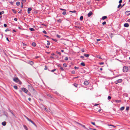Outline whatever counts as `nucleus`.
I'll return each instance as SVG.
<instances>
[{
    "label": "nucleus",
    "mask_w": 130,
    "mask_h": 130,
    "mask_svg": "<svg viewBox=\"0 0 130 130\" xmlns=\"http://www.w3.org/2000/svg\"><path fill=\"white\" fill-rule=\"evenodd\" d=\"M76 123L77 124H78L79 125H81H81H82V124H80V123H78V122H76Z\"/></svg>",
    "instance_id": "nucleus-52"
},
{
    "label": "nucleus",
    "mask_w": 130,
    "mask_h": 130,
    "mask_svg": "<svg viewBox=\"0 0 130 130\" xmlns=\"http://www.w3.org/2000/svg\"><path fill=\"white\" fill-rule=\"evenodd\" d=\"M21 89L25 93H27L28 91L27 90L24 88H22Z\"/></svg>",
    "instance_id": "nucleus-3"
},
{
    "label": "nucleus",
    "mask_w": 130,
    "mask_h": 130,
    "mask_svg": "<svg viewBox=\"0 0 130 130\" xmlns=\"http://www.w3.org/2000/svg\"><path fill=\"white\" fill-rule=\"evenodd\" d=\"M56 53H57V54H59V55H61V53L60 52H59L57 51V52H56Z\"/></svg>",
    "instance_id": "nucleus-46"
},
{
    "label": "nucleus",
    "mask_w": 130,
    "mask_h": 130,
    "mask_svg": "<svg viewBox=\"0 0 130 130\" xmlns=\"http://www.w3.org/2000/svg\"><path fill=\"white\" fill-rule=\"evenodd\" d=\"M29 30L32 31H34L35 30V29H34L33 28H29Z\"/></svg>",
    "instance_id": "nucleus-15"
},
{
    "label": "nucleus",
    "mask_w": 130,
    "mask_h": 130,
    "mask_svg": "<svg viewBox=\"0 0 130 130\" xmlns=\"http://www.w3.org/2000/svg\"><path fill=\"white\" fill-rule=\"evenodd\" d=\"M66 12L65 11H64L62 13V14L63 15H65L66 14Z\"/></svg>",
    "instance_id": "nucleus-32"
},
{
    "label": "nucleus",
    "mask_w": 130,
    "mask_h": 130,
    "mask_svg": "<svg viewBox=\"0 0 130 130\" xmlns=\"http://www.w3.org/2000/svg\"><path fill=\"white\" fill-rule=\"evenodd\" d=\"M115 101L117 103H119L120 102H121V101L120 100H115Z\"/></svg>",
    "instance_id": "nucleus-23"
},
{
    "label": "nucleus",
    "mask_w": 130,
    "mask_h": 130,
    "mask_svg": "<svg viewBox=\"0 0 130 130\" xmlns=\"http://www.w3.org/2000/svg\"><path fill=\"white\" fill-rule=\"evenodd\" d=\"M73 85L76 87H77L78 86V84L76 83L74 84H73Z\"/></svg>",
    "instance_id": "nucleus-16"
},
{
    "label": "nucleus",
    "mask_w": 130,
    "mask_h": 130,
    "mask_svg": "<svg viewBox=\"0 0 130 130\" xmlns=\"http://www.w3.org/2000/svg\"><path fill=\"white\" fill-rule=\"evenodd\" d=\"M127 21L128 22H130V19L127 20Z\"/></svg>",
    "instance_id": "nucleus-64"
},
{
    "label": "nucleus",
    "mask_w": 130,
    "mask_h": 130,
    "mask_svg": "<svg viewBox=\"0 0 130 130\" xmlns=\"http://www.w3.org/2000/svg\"><path fill=\"white\" fill-rule=\"evenodd\" d=\"M108 125L109 126H113L114 128H115L116 127V126H115L113 125H112L111 124H110V125L108 124Z\"/></svg>",
    "instance_id": "nucleus-29"
},
{
    "label": "nucleus",
    "mask_w": 130,
    "mask_h": 130,
    "mask_svg": "<svg viewBox=\"0 0 130 130\" xmlns=\"http://www.w3.org/2000/svg\"><path fill=\"white\" fill-rule=\"evenodd\" d=\"M60 69L62 71H63L64 70V69H63L61 67H60Z\"/></svg>",
    "instance_id": "nucleus-49"
},
{
    "label": "nucleus",
    "mask_w": 130,
    "mask_h": 130,
    "mask_svg": "<svg viewBox=\"0 0 130 130\" xmlns=\"http://www.w3.org/2000/svg\"><path fill=\"white\" fill-rule=\"evenodd\" d=\"M11 10L15 14L17 13V11L15 10L14 9H12Z\"/></svg>",
    "instance_id": "nucleus-13"
},
{
    "label": "nucleus",
    "mask_w": 130,
    "mask_h": 130,
    "mask_svg": "<svg viewBox=\"0 0 130 130\" xmlns=\"http://www.w3.org/2000/svg\"><path fill=\"white\" fill-rule=\"evenodd\" d=\"M106 22L105 21H104L102 23V24L103 25H104L106 24Z\"/></svg>",
    "instance_id": "nucleus-33"
},
{
    "label": "nucleus",
    "mask_w": 130,
    "mask_h": 130,
    "mask_svg": "<svg viewBox=\"0 0 130 130\" xmlns=\"http://www.w3.org/2000/svg\"><path fill=\"white\" fill-rule=\"evenodd\" d=\"M117 81L118 83H121L122 81V79H119L118 80H117Z\"/></svg>",
    "instance_id": "nucleus-8"
},
{
    "label": "nucleus",
    "mask_w": 130,
    "mask_h": 130,
    "mask_svg": "<svg viewBox=\"0 0 130 130\" xmlns=\"http://www.w3.org/2000/svg\"><path fill=\"white\" fill-rule=\"evenodd\" d=\"M63 66L64 67H67V65L66 63H63Z\"/></svg>",
    "instance_id": "nucleus-27"
},
{
    "label": "nucleus",
    "mask_w": 130,
    "mask_h": 130,
    "mask_svg": "<svg viewBox=\"0 0 130 130\" xmlns=\"http://www.w3.org/2000/svg\"><path fill=\"white\" fill-rule=\"evenodd\" d=\"M44 36H45V37H46L47 38H49V37L46 35H44Z\"/></svg>",
    "instance_id": "nucleus-62"
},
{
    "label": "nucleus",
    "mask_w": 130,
    "mask_h": 130,
    "mask_svg": "<svg viewBox=\"0 0 130 130\" xmlns=\"http://www.w3.org/2000/svg\"><path fill=\"white\" fill-rule=\"evenodd\" d=\"M122 2V0H120L119 2V3L120 4Z\"/></svg>",
    "instance_id": "nucleus-48"
},
{
    "label": "nucleus",
    "mask_w": 130,
    "mask_h": 130,
    "mask_svg": "<svg viewBox=\"0 0 130 130\" xmlns=\"http://www.w3.org/2000/svg\"><path fill=\"white\" fill-rule=\"evenodd\" d=\"M9 3L12 5L13 4V2H10Z\"/></svg>",
    "instance_id": "nucleus-61"
},
{
    "label": "nucleus",
    "mask_w": 130,
    "mask_h": 130,
    "mask_svg": "<svg viewBox=\"0 0 130 130\" xmlns=\"http://www.w3.org/2000/svg\"><path fill=\"white\" fill-rule=\"evenodd\" d=\"M22 12V10H21L20 11H19L18 12V13H20V14Z\"/></svg>",
    "instance_id": "nucleus-59"
},
{
    "label": "nucleus",
    "mask_w": 130,
    "mask_h": 130,
    "mask_svg": "<svg viewBox=\"0 0 130 130\" xmlns=\"http://www.w3.org/2000/svg\"><path fill=\"white\" fill-rule=\"evenodd\" d=\"M107 18V17L106 16H104L102 17L101 19L103 20H104L106 19Z\"/></svg>",
    "instance_id": "nucleus-9"
},
{
    "label": "nucleus",
    "mask_w": 130,
    "mask_h": 130,
    "mask_svg": "<svg viewBox=\"0 0 130 130\" xmlns=\"http://www.w3.org/2000/svg\"><path fill=\"white\" fill-rule=\"evenodd\" d=\"M84 55L86 57L88 58L89 57V56L90 55L89 54H84Z\"/></svg>",
    "instance_id": "nucleus-12"
},
{
    "label": "nucleus",
    "mask_w": 130,
    "mask_h": 130,
    "mask_svg": "<svg viewBox=\"0 0 130 130\" xmlns=\"http://www.w3.org/2000/svg\"><path fill=\"white\" fill-rule=\"evenodd\" d=\"M97 58H98L101 59H102V58H101V56H97Z\"/></svg>",
    "instance_id": "nucleus-30"
},
{
    "label": "nucleus",
    "mask_w": 130,
    "mask_h": 130,
    "mask_svg": "<svg viewBox=\"0 0 130 130\" xmlns=\"http://www.w3.org/2000/svg\"><path fill=\"white\" fill-rule=\"evenodd\" d=\"M83 16H81L80 17V20L81 21H82L83 19Z\"/></svg>",
    "instance_id": "nucleus-14"
},
{
    "label": "nucleus",
    "mask_w": 130,
    "mask_h": 130,
    "mask_svg": "<svg viewBox=\"0 0 130 130\" xmlns=\"http://www.w3.org/2000/svg\"><path fill=\"white\" fill-rule=\"evenodd\" d=\"M80 58H81L83 59V58H84V56H80Z\"/></svg>",
    "instance_id": "nucleus-63"
},
{
    "label": "nucleus",
    "mask_w": 130,
    "mask_h": 130,
    "mask_svg": "<svg viewBox=\"0 0 130 130\" xmlns=\"http://www.w3.org/2000/svg\"><path fill=\"white\" fill-rule=\"evenodd\" d=\"M47 96H49L51 98H52V96L50 94H48L47 95Z\"/></svg>",
    "instance_id": "nucleus-58"
},
{
    "label": "nucleus",
    "mask_w": 130,
    "mask_h": 130,
    "mask_svg": "<svg viewBox=\"0 0 130 130\" xmlns=\"http://www.w3.org/2000/svg\"><path fill=\"white\" fill-rule=\"evenodd\" d=\"M81 126L84 128L85 129H87V128L85 127V126L84 125L82 124Z\"/></svg>",
    "instance_id": "nucleus-39"
},
{
    "label": "nucleus",
    "mask_w": 130,
    "mask_h": 130,
    "mask_svg": "<svg viewBox=\"0 0 130 130\" xmlns=\"http://www.w3.org/2000/svg\"><path fill=\"white\" fill-rule=\"evenodd\" d=\"M14 20L15 21H17V19L16 18H15L14 19Z\"/></svg>",
    "instance_id": "nucleus-60"
},
{
    "label": "nucleus",
    "mask_w": 130,
    "mask_h": 130,
    "mask_svg": "<svg viewBox=\"0 0 130 130\" xmlns=\"http://www.w3.org/2000/svg\"><path fill=\"white\" fill-rule=\"evenodd\" d=\"M47 69V67L45 66V67L44 69L45 70H46Z\"/></svg>",
    "instance_id": "nucleus-55"
},
{
    "label": "nucleus",
    "mask_w": 130,
    "mask_h": 130,
    "mask_svg": "<svg viewBox=\"0 0 130 130\" xmlns=\"http://www.w3.org/2000/svg\"><path fill=\"white\" fill-rule=\"evenodd\" d=\"M14 88L15 89H18V87L17 86H13Z\"/></svg>",
    "instance_id": "nucleus-24"
},
{
    "label": "nucleus",
    "mask_w": 130,
    "mask_h": 130,
    "mask_svg": "<svg viewBox=\"0 0 130 130\" xmlns=\"http://www.w3.org/2000/svg\"><path fill=\"white\" fill-rule=\"evenodd\" d=\"M10 112L12 114L13 116H15L14 114H13V112L11 110H9Z\"/></svg>",
    "instance_id": "nucleus-17"
},
{
    "label": "nucleus",
    "mask_w": 130,
    "mask_h": 130,
    "mask_svg": "<svg viewBox=\"0 0 130 130\" xmlns=\"http://www.w3.org/2000/svg\"><path fill=\"white\" fill-rule=\"evenodd\" d=\"M47 45H50V43L49 42V41H47Z\"/></svg>",
    "instance_id": "nucleus-38"
},
{
    "label": "nucleus",
    "mask_w": 130,
    "mask_h": 130,
    "mask_svg": "<svg viewBox=\"0 0 130 130\" xmlns=\"http://www.w3.org/2000/svg\"><path fill=\"white\" fill-rule=\"evenodd\" d=\"M128 70V68L127 67H124L123 68V72H127Z\"/></svg>",
    "instance_id": "nucleus-2"
},
{
    "label": "nucleus",
    "mask_w": 130,
    "mask_h": 130,
    "mask_svg": "<svg viewBox=\"0 0 130 130\" xmlns=\"http://www.w3.org/2000/svg\"><path fill=\"white\" fill-rule=\"evenodd\" d=\"M70 12L72 13H76V11L75 10H74L73 11H70Z\"/></svg>",
    "instance_id": "nucleus-22"
},
{
    "label": "nucleus",
    "mask_w": 130,
    "mask_h": 130,
    "mask_svg": "<svg viewBox=\"0 0 130 130\" xmlns=\"http://www.w3.org/2000/svg\"><path fill=\"white\" fill-rule=\"evenodd\" d=\"M32 10V8H29L27 9L28 13V14H29L30 13V11L31 10Z\"/></svg>",
    "instance_id": "nucleus-4"
},
{
    "label": "nucleus",
    "mask_w": 130,
    "mask_h": 130,
    "mask_svg": "<svg viewBox=\"0 0 130 130\" xmlns=\"http://www.w3.org/2000/svg\"><path fill=\"white\" fill-rule=\"evenodd\" d=\"M113 34L112 33H111L110 34V36L111 38H112V37H113Z\"/></svg>",
    "instance_id": "nucleus-26"
},
{
    "label": "nucleus",
    "mask_w": 130,
    "mask_h": 130,
    "mask_svg": "<svg viewBox=\"0 0 130 130\" xmlns=\"http://www.w3.org/2000/svg\"><path fill=\"white\" fill-rule=\"evenodd\" d=\"M13 81L17 83L20 84H22L21 82L18 77H15L13 79Z\"/></svg>",
    "instance_id": "nucleus-1"
},
{
    "label": "nucleus",
    "mask_w": 130,
    "mask_h": 130,
    "mask_svg": "<svg viewBox=\"0 0 130 130\" xmlns=\"http://www.w3.org/2000/svg\"><path fill=\"white\" fill-rule=\"evenodd\" d=\"M72 74H75V71H72Z\"/></svg>",
    "instance_id": "nucleus-47"
},
{
    "label": "nucleus",
    "mask_w": 130,
    "mask_h": 130,
    "mask_svg": "<svg viewBox=\"0 0 130 130\" xmlns=\"http://www.w3.org/2000/svg\"><path fill=\"white\" fill-rule=\"evenodd\" d=\"M60 10H63V11H64V10L66 11V10L65 9H62L61 8H60Z\"/></svg>",
    "instance_id": "nucleus-50"
},
{
    "label": "nucleus",
    "mask_w": 130,
    "mask_h": 130,
    "mask_svg": "<svg viewBox=\"0 0 130 130\" xmlns=\"http://www.w3.org/2000/svg\"><path fill=\"white\" fill-rule=\"evenodd\" d=\"M44 110L46 111L47 112H48V110L45 107H44Z\"/></svg>",
    "instance_id": "nucleus-25"
},
{
    "label": "nucleus",
    "mask_w": 130,
    "mask_h": 130,
    "mask_svg": "<svg viewBox=\"0 0 130 130\" xmlns=\"http://www.w3.org/2000/svg\"><path fill=\"white\" fill-rule=\"evenodd\" d=\"M29 64L31 65H32L34 64V62L32 61L29 62Z\"/></svg>",
    "instance_id": "nucleus-20"
},
{
    "label": "nucleus",
    "mask_w": 130,
    "mask_h": 130,
    "mask_svg": "<svg viewBox=\"0 0 130 130\" xmlns=\"http://www.w3.org/2000/svg\"><path fill=\"white\" fill-rule=\"evenodd\" d=\"M57 37L59 38H60L61 37L60 35H57Z\"/></svg>",
    "instance_id": "nucleus-43"
},
{
    "label": "nucleus",
    "mask_w": 130,
    "mask_h": 130,
    "mask_svg": "<svg viewBox=\"0 0 130 130\" xmlns=\"http://www.w3.org/2000/svg\"><path fill=\"white\" fill-rule=\"evenodd\" d=\"M56 69H54L51 70V71L52 72H53L56 71Z\"/></svg>",
    "instance_id": "nucleus-37"
},
{
    "label": "nucleus",
    "mask_w": 130,
    "mask_h": 130,
    "mask_svg": "<svg viewBox=\"0 0 130 130\" xmlns=\"http://www.w3.org/2000/svg\"><path fill=\"white\" fill-rule=\"evenodd\" d=\"M111 98V97L110 96H108V100H110Z\"/></svg>",
    "instance_id": "nucleus-35"
},
{
    "label": "nucleus",
    "mask_w": 130,
    "mask_h": 130,
    "mask_svg": "<svg viewBox=\"0 0 130 130\" xmlns=\"http://www.w3.org/2000/svg\"><path fill=\"white\" fill-rule=\"evenodd\" d=\"M91 123L93 125H95V123L94 122H91Z\"/></svg>",
    "instance_id": "nucleus-54"
},
{
    "label": "nucleus",
    "mask_w": 130,
    "mask_h": 130,
    "mask_svg": "<svg viewBox=\"0 0 130 130\" xmlns=\"http://www.w3.org/2000/svg\"><path fill=\"white\" fill-rule=\"evenodd\" d=\"M84 84L86 85H88L89 84V83L87 81H85L84 82Z\"/></svg>",
    "instance_id": "nucleus-5"
},
{
    "label": "nucleus",
    "mask_w": 130,
    "mask_h": 130,
    "mask_svg": "<svg viewBox=\"0 0 130 130\" xmlns=\"http://www.w3.org/2000/svg\"><path fill=\"white\" fill-rule=\"evenodd\" d=\"M10 30L8 28L6 29V30H5V31L6 32L7 31H9Z\"/></svg>",
    "instance_id": "nucleus-36"
},
{
    "label": "nucleus",
    "mask_w": 130,
    "mask_h": 130,
    "mask_svg": "<svg viewBox=\"0 0 130 130\" xmlns=\"http://www.w3.org/2000/svg\"><path fill=\"white\" fill-rule=\"evenodd\" d=\"M121 6V4H120L117 7L118 8H119L120 6Z\"/></svg>",
    "instance_id": "nucleus-44"
},
{
    "label": "nucleus",
    "mask_w": 130,
    "mask_h": 130,
    "mask_svg": "<svg viewBox=\"0 0 130 130\" xmlns=\"http://www.w3.org/2000/svg\"><path fill=\"white\" fill-rule=\"evenodd\" d=\"M81 51L83 52H85L83 48H82L81 49Z\"/></svg>",
    "instance_id": "nucleus-53"
},
{
    "label": "nucleus",
    "mask_w": 130,
    "mask_h": 130,
    "mask_svg": "<svg viewBox=\"0 0 130 130\" xmlns=\"http://www.w3.org/2000/svg\"><path fill=\"white\" fill-rule=\"evenodd\" d=\"M80 64L81 65L83 66H85V64L84 62H83L81 63Z\"/></svg>",
    "instance_id": "nucleus-19"
},
{
    "label": "nucleus",
    "mask_w": 130,
    "mask_h": 130,
    "mask_svg": "<svg viewBox=\"0 0 130 130\" xmlns=\"http://www.w3.org/2000/svg\"><path fill=\"white\" fill-rule=\"evenodd\" d=\"M22 1L23 3H25L26 2V0H22Z\"/></svg>",
    "instance_id": "nucleus-57"
},
{
    "label": "nucleus",
    "mask_w": 130,
    "mask_h": 130,
    "mask_svg": "<svg viewBox=\"0 0 130 130\" xmlns=\"http://www.w3.org/2000/svg\"><path fill=\"white\" fill-rule=\"evenodd\" d=\"M20 3L19 2H18L16 3V5L17 6H19L20 5Z\"/></svg>",
    "instance_id": "nucleus-21"
},
{
    "label": "nucleus",
    "mask_w": 130,
    "mask_h": 130,
    "mask_svg": "<svg viewBox=\"0 0 130 130\" xmlns=\"http://www.w3.org/2000/svg\"><path fill=\"white\" fill-rule=\"evenodd\" d=\"M99 64L100 65H103V64H104V63L103 62H101V63H99Z\"/></svg>",
    "instance_id": "nucleus-45"
},
{
    "label": "nucleus",
    "mask_w": 130,
    "mask_h": 130,
    "mask_svg": "<svg viewBox=\"0 0 130 130\" xmlns=\"http://www.w3.org/2000/svg\"><path fill=\"white\" fill-rule=\"evenodd\" d=\"M32 45L34 46V47H35L36 46V43L34 42H33L32 43Z\"/></svg>",
    "instance_id": "nucleus-11"
},
{
    "label": "nucleus",
    "mask_w": 130,
    "mask_h": 130,
    "mask_svg": "<svg viewBox=\"0 0 130 130\" xmlns=\"http://www.w3.org/2000/svg\"><path fill=\"white\" fill-rule=\"evenodd\" d=\"M68 59V57H66L64 58V60H67Z\"/></svg>",
    "instance_id": "nucleus-34"
},
{
    "label": "nucleus",
    "mask_w": 130,
    "mask_h": 130,
    "mask_svg": "<svg viewBox=\"0 0 130 130\" xmlns=\"http://www.w3.org/2000/svg\"><path fill=\"white\" fill-rule=\"evenodd\" d=\"M60 23L61 22V19H59L57 20Z\"/></svg>",
    "instance_id": "nucleus-42"
},
{
    "label": "nucleus",
    "mask_w": 130,
    "mask_h": 130,
    "mask_svg": "<svg viewBox=\"0 0 130 130\" xmlns=\"http://www.w3.org/2000/svg\"><path fill=\"white\" fill-rule=\"evenodd\" d=\"M124 108H125V107H124V106H123L122 107H121L120 108V110H124Z\"/></svg>",
    "instance_id": "nucleus-18"
},
{
    "label": "nucleus",
    "mask_w": 130,
    "mask_h": 130,
    "mask_svg": "<svg viewBox=\"0 0 130 130\" xmlns=\"http://www.w3.org/2000/svg\"><path fill=\"white\" fill-rule=\"evenodd\" d=\"M129 107L128 106H126V110L128 111L129 110Z\"/></svg>",
    "instance_id": "nucleus-28"
},
{
    "label": "nucleus",
    "mask_w": 130,
    "mask_h": 130,
    "mask_svg": "<svg viewBox=\"0 0 130 130\" xmlns=\"http://www.w3.org/2000/svg\"><path fill=\"white\" fill-rule=\"evenodd\" d=\"M24 128L26 130H27V128L26 126L25 125H24Z\"/></svg>",
    "instance_id": "nucleus-31"
},
{
    "label": "nucleus",
    "mask_w": 130,
    "mask_h": 130,
    "mask_svg": "<svg viewBox=\"0 0 130 130\" xmlns=\"http://www.w3.org/2000/svg\"><path fill=\"white\" fill-rule=\"evenodd\" d=\"M75 27L77 28H78L79 29H80L81 28L79 26H75Z\"/></svg>",
    "instance_id": "nucleus-41"
},
{
    "label": "nucleus",
    "mask_w": 130,
    "mask_h": 130,
    "mask_svg": "<svg viewBox=\"0 0 130 130\" xmlns=\"http://www.w3.org/2000/svg\"><path fill=\"white\" fill-rule=\"evenodd\" d=\"M6 124V123L5 121H4L2 122V125L3 126H5Z\"/></svg>",
    "instance_id": "nucleus-10"
},
{
    "label": "nucleus",
    "mask_w": 130,
    "mask_h": 130,
    "mask_svg": "<svg viewBox=\"0 0 130 130\" xmlns=\"http://www.w3.org/2000/svg\"><path fill=\"white\" fill-rule=\"evenodd\" d=\"M4 26L5 27H7V25L6 24H4Z\"/></svg>",
    "instance_id": "nucleus-51"
},
{
    "label": "nucleus",
    "mask_w": 130,
    "mask_h": 130,
    "mask_svg": "<svg viewBox=\"0 0 130 130\" xmlns=\"http://www.w3.org/2000/svg\"><path fill=\"white\" fill-rule=\"evenodd\" d=\"M92 14V12L91 11H90L88 14V16L90 17Z\"/></svg>",
    "instance_id": "nucleus-7"
},
{
    "label": "nucleus",
    "mask_w": 130,
    "mask_h": 130,
    "mask_svg": "<svg viewBox=\"0 0 130 130\" xmlns=\"http://www.w3.org/2000/svg\"><path fill=\"white\" fill-rule=\"evenodd\" d=\"M52 39L53 40H54V41L56 42L57 41V40L56 39Z\"/></svg>",
    "instance_id": "nucleus-56"
},
{
    "label": "nucleus",
    "mask_w": 130,
    "mask_h": 130,
    "mask_svg": "<svg viewBox=\"0 0 130 130\" xmlns=\"http://www.w3.org/2000/svg\"><path fill=\"white\" fill-rule=\"evenodd\" d=\"M124 27H127L129 26V25L128 23H125L124 24Z\"/></svg>",
    "instance_id": "nucleus-6"
},
{
    "label": "nucleus",
    "mask_w": 130,
    "mask_h": 130,
    "mask_svg": "<svg viewBox=\"0 0 130 130\" xmlns=\"http://www.w3.org/2000/svg\"><path fill=\"white\" fill-rule=\"evenodd\" d=\"M43 32L44 33V34H46L47 33L46 32V31L45 30H44L43 31Z\"/></svg>",
    "instance_id": "nucleus-40"
}]
</instances>
